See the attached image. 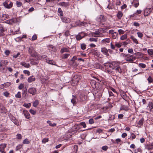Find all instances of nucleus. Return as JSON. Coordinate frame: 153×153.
Here are the masks:
<instances>
[{"label": "nucleus", "instance_id": "38", "mask_svg": "<svg viewBox=\"0 0 153 153\" xmlns=\"http://www.w3.org/2000/svg\"><path fill=\"white\" fill-rule=\"evenodd\" d=\"M58 12L59 13L60 16H63V11L60 8H59Z\"/></svg>", "mask_w": 153, "mask_h": 153}, {"label": "nucleus", "instance_id": "60", "mask_svg": "<svg viewBox=\"0 0 153 153\" xmlns=\"http://www.w3.org/2000/svg\"><path fill=\"white\" fill-rule=\"evenodd\" d=\"M108 147L107 146H103L102 147V149L104 151H106L108 149Z\"/></svg>", "mask_w": 153, "mask_h": 153}, {"label": "nucleus", "instance_id": "62", "mask_svg": "<svg viewBox=\"0 0 153 153\" xmlns=\"http://www.w3.org/2000/svg\"><path fill=\"white\" fill-rule=\"evenodd\" d=\"M94 121L93 119H91L89 120V123L90 124H92L94 123Z\"/></svg>", "mask_w": 153, "mask_h": 153}, {"label": "nucleus", "instance_id": "28", "mask_svg": "<svg viewBox=\"0 0 153 153\" xmlns=\"http://www.w3.org/2000/svg\"><path fill=\"white\" fill-rule=\"evenodd\" d=\"M147 52L148 54L152 57L153 56V49H149L147 50Z\"/></svg>", "mask_w": 153, "mask_h": 153}, {"label": "nucleus", "instance_id": "6", "mask_svg": "<svg viewBox=\"0 0 153 153\" xmlns=\"http://www.w3.org/2000/svg\"><path fill=\"white\" fill-rule=\"evenodd\" d=\"M9 1L7 0L4 2L3 4L4 7L7 9H10L13 6V3L11 2H10L9 3Z\"/></svg>", "mask_w": 153, "mask_h": 153}, {"label": "nucleus", "instance_id": "27", "mask_svg": "<svg viewBox=\"0 0 153 153\" xmlns=\"http://www.w3.org/2000/svg\"><path fill=\"white\" fill-rule=\"evenodd\" d=\"M46 62L50 64L55 65L56 62L54 61L49 59H46Z\"/></svg>", "mask_w": 153, "mask_h": 153}, {"label": "nucleus", "instance_id": "39", "mask_svg": "<svg viewBox=\"0 0 153 153\" xmlns=\"http://www.w3.org/2000/svg\"><path fill=\"white\" fill-rule=\"evenodd\" d=\"M15 97L17 98H20L21 97V92L19 91L18 92L17 94L15 95Z\"/></svg>", "mask_w": 153, "mask_h": 153}, {"label": "nucleus", "instance_id": "61", "mask_svg": "<svg viewBox=\"0 0 153 153\" xmlns=\"http://www.w3.org/2000/svg\"><path fill=\"white\" fill-rule=\"evenodd\" d=\"M10 53V51L8 50H7L5 51L4 52V53L7 56H8L9 55Z\"/></svg>", "mask_w": 153, "mask_h": 153}, {"label": "nucleus", "instance_id": "10", "mask_svg": "<svg viewBox=\"0 0 153 153\" xmlns=\"http://www.w3.org/2000/svg\"><path fill=\"white\" fill-rule=\"evenodd\" d=\"M6 144H1L0 145V151L2 153H6L4 151V148L6 147Z\"/></svg>", "mask_w": 153, "mask_h": 153}, {"label": "nucleus", "instance_id": "5", "mask_svg": "<svg viewBox=\"0 0 153 153\" xmlns=\"http://www.w3.org/2000/svg\"><path fill=\"white\" fill-rule=\"evenodd\" d=\"M136 59L135 56H133L132 55L127 54V57L126 58V60L130 62H133Z\"/></svg>", "mask_w": 153, "mask_h": 153}, {"label": "nucleus", "instance_id": "46", "mask_svg": "<svg viewBox=\"0 0 153 153\" xmlns=\"http://www.w3.org/2000/svg\"><path fill=\"white\" fill-rule=\"evenodd\" d=\"M49 140L48 138H44L42 140V143H45L46 142H48Z\"/></svg>", "mask_w": 153, "mask_h": 153}, {"label": "nucleus", "instance_id": "43", "mask_svg": "<svg viewBox=\"0 0 153 153\" xmlns=\"http://www.w3.org/2000/svg\"><path fill=\"white\" fill-rule=\"evenodd\" d=\"M148 106L150 109L153 108V103L152 102H149L148 104Z\"/></svg>", "mask_w": 153, "mask_h": 153}, {"label": "nucleus", "instance_id": "41", "mask_svg": "<svg viewBox=\"0 0 153 153\" xmlns=\"http://www.w3.org/2000/svg\"><path fill=\"white\" fill-rule=\"evenodd\" d=\"M30 141L27 138L25 139L23 142V143L24 144H28L30 143Z\"/></svg>", "mask_w": 153, "mask_h": 153}, {"label": "nucleus", "instance_id": "53", "mask_svg": "<svg viewBox=\"0 0 153 153\" xmlns=\"http://www.w3.org/2000/svg\"><path fill=\"white\" fill-rule=\"evenodd\" d=\"M37 37V35L36 34H35L33 36L32 38V41H34L36 40Z\"/></svg>", "mask_w": 153, "mask_h": 153}, {"label": "nucleus", "instance_id": "45", "mask_svg": "<svg viewBox=\"0 0 153 153\" xmlns=\"http://www.w3.org/2000/svg\"><path fill=\"white\" fill-rule=\"evenodd\" d=\"M70 55L68 53H65L63 55V56L62 57V58L63 59H66L68 58V56H69Z\"/></svg>", "mask_w": 153, "mask_h": 153}, {"label": "nucleus", "instance_id": "8", "mask_svg": "<svg viewBox=\"0 0 153 153\" xmlns=\"http://www.w3.org/2000/svg\"><path fill=\"white\" fill-rule=\"evenodd\" d=\"M62 21L66 23H68L71 22V19L67 17H62L61 18Z\"/></svg>", "mask_w": 153, "mask_h": 153}, {"label": "nucleus", "instance_id": "17", "mask_svg": "<svg viewBox=\"0 0 153 153\" xmlns=\"http://www.w3.org/2000/svg\"><path fill=\"white\" fill-rule=\"evenodd\" d=\"M101 51L103 54H105V55L107 56H108L109 55V54L108 52V51L106 48H102Z\"/></svg>", "mask_w": 153, "mask_h": 153}, {"label": "nucleus", "instance_id": "15", "mask_svg": "<svg viewBox=\"0 0 153 153\" xmlns=\"http://www.w3.org/2000/svg\"><path fill=\"white\" fill-rule=\"evenodd\" d=\"M20 64L22 66H24L26 68H29L30 67V65L29 63H27L24 62H21Z\"/></svg>", "mask_w": 153, "mask_h": 153}, {"label": "nucleus", "instance_id": "18", "mask_svg": "<svg viewBox=\"0 0 153 153\" xmlns=\"http://www.w3.org/2000/svg\"><path fill=\"white\" fill-rule=\"evenodd\" d=\"M123 15V14L122 12L119 11L117 14V16L119 19H121Z\"/></svg>", "mask_w": 153, "mask_h": 153}, {"label": "nucleus", "instance_id": "2", "mask_svg": "<svg viewBox=\"0 0 153 153\" xmlns=\"http://www.w3.org/2000/svg\"><path fill=\"white\" fill-rule=\"evenodd\" d=\"M8 63L7 60H2L0 61V71L4 72L5 69V66Z\"/></svg>", "mask_w": 153, "mask_h": 153}, {"label": "nucleus", "instance_id": "36", "mask_svg": "<svg viewBox=\"0 0 153 153\" xmlns=\"http://www.w3.org/2000/svg\"><path fill=\"white\" fill-rule=\"evenodd\" d=\"M0 109L3 112L5 113L7 112V109L3 105H1V107Z\"/></svg>", "mask_w": 153, "mask_h": 153}, {"label": "nucleus", "instance_id": "3", "mask_svg": "<svg viewBox=\"0 0 153 153\" xmlns=\"http://www.w3.org/2000/svg\"><path fill=\"white\" fill-rule=\"evenodd\" d=\"M28 52L30 55L33 57H36L37 54L33 48L30 47L29 48Z\"/></svg>", "mask_w": 153, "mask_h": 153}, {"label": "nucleus", "instance_id": "23", "mask_svg": "<svg viewBox=\"0 0 153 153\" xmlns=\"http://www.w3.org/2000/svg\"><path fill=\"white\" fill-rule=\"evenodd\" d=\"M137 58H140L143 57V54L140 52H137L134 54Z\"/></svg>", "mask_w": 153, "mask_h": 153}, {"label": "nucleus", "instance_id": "32", "mask_svg": "<svg viewBox=\"0 0 153 153\" xmlns=\"http://www.w3.org/2000/svg\"><path fill=\"white\" fill-rule=\"evenodd\" d=\"M69 51V50L67 48H63L61 49V52L63 53L64 52H67Z\"/></svg>", "mask_w": 153, "mask_h": 153}, {"label": "nucleus", "instance_id": "48", "mask_svg": "<svg viewBox=\"0 0 153 153\" xmlns=\"http://www.w3.org/2000/svg\"><path fill=\"white\" fill-rule=\"evenodd\" d=\"M4 31V30L2 28L0 30V36H3L4 35L3 32Z\"/></svg>", "mask_w": 153, "mask_h": 153}, {"label": "nucleus", "instance_id": "24", "mask_svg": "<svg viewBox=\"0 0 153 153\" xmlns=\"http://www.w3.org/2000/svg\"><path fill=\"white\" fill-rule=\"evenodd\" d=\"M8 15L7 14H2L1 16V18L3 20H5L8 18Z\"/></svg>", "mask_w": 153, "mask_h": 153}, {"label": "nucleus", "instance_id": "44", "mask_svg": "<svg viewBox=\"0 0 153 153\" xmlns=\"http://www.w3.org/2000/svg\"><path fill=\"white\" fill-rule=\"evenodd\" d=\"M139 66L143 68H145L146 67V65L143 63H140L139 64Z\"/></svg>", "mask_w": 153, "mask_h": 153}, {"label": "nucleus", "instance_id": "7", "mask_svg": "<svg viewBox=\"0 0 153 153\" xmlns=\"http://www.w3.org/2000/svg\"><path fill=\"white\" fill-rule=\"evenodd\" d=\"M28 92L32 95H34L36 94L37 91L35 88L31 87L28 89Z\"/></svg>", "mask_w": 153, "mask_h": 153}, {"label": "nucleus", "instance_id": "21", "mask_svg": "<svg viewBox=\"0 0 153 153\" xmlns=\"http://www.w3.org/2000/svg\"><path fill=\"white\" fill-rule=\"evenodd\" d=\"M35 80V78L32 76L28 78L27 81L28 82L30 83L33 81H34Z\"/></svg>", "mask_w": 153, "mask_h": 153}, {"label": "nucleus", "instance_id": "63", "mask_svg": "<svg viewBox=\"0 0 153 153\" xmlns=\"http://www.w3.org/2000/svg\"><path fill=\"white\" fill-rule=\"evenodd\" d=\"M20 55V53L18 52L17 54L16 55H13V57L14 58H17Z\"/></svg>", "mask_w": 153, "mask_h": 153}, {"label": "nucleus", "instance_id": "35", "mask_svg": "<svg viewBox=\"0 0 153 153\" xmlns=\"http://www.w3.org/2000/svg\"><path fill=\"white\" fill-rule=\"evenodd\" d=\"M127 34H124V35H122L120 37V39L122 40H124L126 39L127 38Z\"/></svg>", "mask_w": 153, "mask_h": 153}, {"label": "nucleus", "instance_id": "37", "mask_svg": "<svg viewBox=\"0 0 153 153\" xmlns=\"http://www.w3.org/2000/svg\"><path fill=\"white\" fill-rule=\"evenodd\" d=\"M81 48L82 50H84L86 48V45L85 43L82 44L81 45Z\"/></svg>", "mask_w": 153, "mask_h": 153}, {"label": "nucleus", "instance_id": "50", "mask_svg": "<svg viewBox=\"0 0 153 153\" xmlns=\"http://www.w3.org/2000/svg\"><path fill=\"white\" fill-rule=\"evenodd\" d=\"M22 146V145L19 144L16 147V151H18L21 148Z\"/></svg>", "mask_w": 153, "mask_h": 153}, {"label": "nucleus", "instance_id": "59", "mask_svg": "<svg viewBox=\"0 0 153 153\" xmlns=\"http://www.w3.org/2000/svg\"><path fill=\"white\" fill-rule=\"evenodd\" d=\"M24 87V85L23 84L21 83L19 86L18 88L19 89L21 90Z\"/></svg>", "mask_w": 153, "mask_h": 153}, {"label": "nucleus", "instance_id": "12", "mask_svg": "<svg viewBox=\"0 0 153 153\" xmlns=\"http://www.w3.org/2000/svg\"><path fill=\"white\" fill-rule=\"evenodd\" d=\"M23 114L25 115V117L27 119H29L30 117V115L29 114L28 111L27 110H24L23 111Z\"/></svg>", "mask_w": 153, "mask_h": 153}, {"label": "nucleus", "instance_id": "34", "mask_svg": "<svg viewBox=\"0 0 153 153\" xmlns=\"http://www.w3.org/2000/svg\"><path fill=\"white\" fill-rule=\"evenodd\" d=\"M117 68L115 69L117 71V72H118L120 73H121L122 71V69L119 66H117L116 67Z\"/></svg>", "mask_w": 153, "mask_h": 153}, {"label": "nucleus", "instance_id": "40", "mask_svg": "<svg viewBox=\"0 0 153 153\" xmlns=\"http://www.w3.org/2000/svg\"><path fill=\"white\" fill-rule=\"evenodd\" d=\"M23 106L27 108H29L31 106V104L30 103H29L27 104L25 103L23 105Z\"/></svg>", "mask_w": 153, "mask_h": 153}, {"label": "nucleus", "instance_id": "4", "mask_svg": "<svg viewBox=\"0 0 153 153\" xmlns=\"http://www.w3.org/2000/svg\"><path fill=\"white\" fill-rule=\"evenodd\" d=\"M79 79L80 76H79L75 75L73 78L72 82L74 83V85H73V83H72V85H77L79 80Z\"/></svg>", "mask_w": 153, "mask_h": 153}, {"label": "nucleus", "instance_id": "20", "mask_svg": "<svg viewBox=\"0 0 153 153\" xmlns=\"http://www.w3.org/2000/svg\"><path fill=\"white\" fill-rule=\"evenodd\" d=\"M80 100L82 101H85L87 99V97L85 95H81L80 96Z\"/></svg>", "mask_w": 153, "mask_h": 153}, {"label": "nucleus", "instance_id": "13", "mask_svg": "<svg viewBox=\"0 0 153 153\" xmlns=\"http://www.w3.org/2000/svg\"><path fill=\"white\" fill-rule=\"evenodd\" d=\"M81 34H84V35L82 37V36L80 35H76V38L77 40H80L82 39L85 36H86V34L84 33H82Z\"/></svg>", "mask_w": 153, "mask_h": 153}, {"label": "nucleus", "instance_id": "54", "mask_svg": "<svg viewBox=\"0 0 153 153\" xmlns=\"http://www.w3.org/2000/svg\"><path fill=\"white\" fill-rule=\"evenodd\" d=\"M65 36H67L70 35L69 31L68 30H67L65 31L64 34Z\"/></svg>", "mask_w": 153, "mask_h": 153}, {"label": "nucleus", "instance_id": "30", "mask_svg": "<svg viewBox=\"0 0 153 153\" xmlns=\"http://www.w3.org/2000/svg\"><path fill=\"white\" fill-rule=\"evenodd\" d=\"M131 39L136 44H138V42L137 39H136L134 36H131Z\"/></svg>", "mask_w": 153, "mask_h": 153}, {"label": "nucleus", "instance_id": "64", "mask_svg": "<svg viewBox=\"0 0 153 153\" xmlns=\"http://www.w3.org/2000/svg\"><path fill=\"white\" fill-rule=\"evenodd\" d=\"M16 136L18 139L20 140L22 139V135L20 134H18Z\"/></svg>", "mask_w": 153, "mask_h": 153}, {"label": "nucleus", "instance_id": "25", "mask_svg": "<svg viewBox=\"0 0 153 153\" xmlns=\"http://www.w3.org/2000/svg\"><path fill=\"white\" fill-rule=\"evenodd\" d=\"M111 69H106V71L109 74L114 75V72Z\"/></svg>", "mask_w": 153, "mask_h": 153}, {"label": "nucleus", "instance_id": "14", "mask_svg": "<svg viewBox=\"0 0 153 153\" xmlns=\"http://www.w3.org/2000/svg\"><path fill=\"white\" fill-rule=\"evenodd\" d=\"M110 41V38H107L104 39L102 40L101 42L102 44H106L107 43H109Z\"/></svg>", "mask_w": 153, "mask_h": 153}, {"label": "nucleus", "instance_id": "52", "mask_svg": "<svg viewBox=\"0 0 153 153\" xmlns=\"http://www.w3.org/2000/svg\"><path fill=\"white\" fill-rule=\"evenodd\" d=\"M137 34L139 37L141 38L143 36V34L141 32H138L137 33Z\"/></svg>", "mask_w": 153, "mask_h": 153}, {"label": "nucleus", "instance_id": "47", "mask_svg": "<svg viewBox=\"0 0 153 153\" xmlns=\"http://www.w3.org/2000/svg\"><path fill=\"white\" fill-rule=\"evenodd\" d=\"M4 95L6 97H8L10 95V94L7 91H5L3 93Z\"/></svg>", "mask_w": 153, "mask_h": 153}, {"label": "nucleus", "instance_id": "11", "mask_svg": "<svg viewBox=\"0 0 153 153\" xmlns=\"http://www.w3.org/2000/svg\"><path fill=\"white\" fill-rule=\"evenodd\" d=\"M152 10L151 8H146L145 9L144 11V16H147L150 14V13Z\"/></svg>", "mask_w": 153, "mask_h": 153}, {"label": "nucleus", "instance_id": "49", "mask_svg": "<svg viewBox=\"0 0 153 153\" xmlns=\"http://www.w3.org/2000/svg\"><path fill=\"white\" fill-rule=\"evenodd\" d=\"M30 113L33 115H35L36 113V111L33 109H30L29 110Z\"/></svg>", "mask_w": 153, "mask_h": 153}, {"label": "nucleus", "instance_id": "33", "mask_svg": "<svg viewBox=\"0 0 153 153\" xmlns=\"http://www.w3.org/2000/svg\"><path fill=\"white\" fill-rule=\"evenodd\" d=\"M47 123H48L49 126H55L56 125V124L55 123H52L51 122L50 120L47 121Z\"/></svg>", "mask_w": 153, "mask_h": 153}, {"label": "nucleus", "instance_id": "29", "mask_svg": "<svg viewBox=\"0 0 153 153\" xmlns=\"http://www.w3.org/2000/svg\"><path fill=\"white\" fill-rule=\"evenodd\" d=\"M59 5L62 6L66 7L68 5V4L67 3L63 2L59 3Z\"/></svg>", "mask_w": 153, "mask_h": 153}, {"label": "nucleus", "instance_id": "26", "mask_svg": "<svg viewBox=\"0 0 153 153\" xmlns=\"http://www.w3.org/2000/svg\"><path fill=\"white\" fill-rule=\"evenodd\" d=\"M120 110H124L126 111H127L128 109V107L125 105H123L120 107Z\"/></svg>", "mask_w": 153, "mask_h": 153}, {"label": "nucleus", "instance_id": "22", "mask_svg": "<svg viewBox=\"0 0 153 153\" xmlns=\"http://www.w3.org/2000/svg\"><path fill=\"white\" fill-rule=\"evenodd\" d=\"M97 37H91L89 39V41L90 42H97L98 41Z\"/></svg>", "mask_w": 153, "mask_h": 153}, {"label": "nucleus", "instance_id": "9", "mask_svg": "<svg viewBox=\"0 0 153 153\" xmlns=\"http://www.w3.org/2000/svg\"><path fill=\"white\" fill-rule=\"evenodd\" d=\"M97 20L99 22H105L106 20V18L104 15H101L98 18Z\"/></svg>", "mask_w": 153, "mask_h": 153}, {"label": "nucleus", "instance_id": "1", "mask_svg": "<svg viewBox=\"0 0 153 153\" xmlns=\"http://www.w3.org/2000/svg\"><path fill=\"white\" fill-rule=\"evenodd\" d=\"M118 65V63L115 62L105 63L104 64L106 69H111L112 70L115 68L116 67H117Z\"/></svg>", "mask_w": 153, "mask_h": 153}, {"label": "nucleus", "instance_id": "51", "mask_svg": "<svg viewBox=\"0 0 153 153\" xmlns=\"http://www.w3.org/2000/svg\"><path fill=\"white\" fill-rule=\"evenodd\" d=\"M147 80L149 83L152 82L153 81V79L150 76L149 77Z\"/></svg>", "mask_w": 153, "mask_h": 153}, {"label": "nucleus", "instance_id": "56", "mask_svg": "<svg viewBox=\"0 0 153 153\" xmlns=\"http://www.w3.org/2000/svg\"><path fill=\"white\" fill-rule=\"evenodd\" d=\"M115 33L116 32H114V30H111L109 31V33L111 35H114V33Z\"/></svg>", "mask_w": 153, "mask_h": 153}, {"label": "nucleus", "instance_id": "55", "mask_svg": "<svg viewBox=\"0 0 153 153\" xmlns=\"http://www.w3.org/2000/svg\"><path fill=\"white\" fill-rule=\"evenodd\" d=\"M24 73L25 74H27L28 75H30V72L28 71L27 70H24L23 71Z\"/></svg>", "mask_w": 153, "mask_h": 153}, {"label": "nucleus", "instance_id": "57", "mask_svg": "<svg viewBox=\"0 0 153 153\" xmlns=\"http://www.w3.org/2000/svg\"><path fill=\"white\" fill-rule=\"evenodd\" d=\"M142 11L141 10H137L136 12L134 13V14L136 15H138L141 13Z\"/></svg>", "mask_w": 153, "mask_h": 153}, {"label": "nucleus", "instance_id": "16", "mask_svg": "<svg viewBox=\"0 0 153 153\" xmlns=\"http://www.w3.org/2000/svg\"><path fill=\"white\" fill-rule=\"evenodd\" d=\"M99 33L97 32L92 33L89 34V35L90 36H91L92 37H97L98 36H98Z\"/></svg>", "mask_w": 153, "mask_h": 153}, {"label": "nucleus", "instance_id": "19", "mask_svg": "<svg viewBox=\"0 0 153 153\" xmlns=\"http://www.w3.org/2000/svg\"><path fill=\"white\" fill-rule=\"evenodd\" d=\"M146 148L149 150H152L153 149V142L151 144H149L146 146Z\"/></svg>", "mask_w": 153, "mask_h": 153}, {"label": "nucleus", "instance_id": "42", "mask_svg": "<svg viewBox=\"0 0 153 153\" xmlns=\"http://www.w3.org/2000/svg\"><path fill=\"white\" fill-rule=\"evenodd\" d=\"M16 5L17 7H19L22 5V3L20 1H16Z\"/></svg>", "mask_w": 153, "mask_h": 153}, {"label": "nucleus", "instance_id": "58", "mask_svg": "<svg viewBox=\"0 0 153 153\" xmlns=\"http://www.w3.org/2000/svg\"><path fill=\"white\" fill-rule=\"evenodd\" d=\"M46 57L47 56L46 55H43L41 56L40 58V59L42 60L45 59Z\"/></svg>", "mask_w": 153, "mask_h": 153}, {"label": "nucleus", "instance_id": "31", "mask_svg": "<svg viewBox=\"0 0 153 153\" xmlns=\"http://www.w3.org/2000/svg\"><path fill=\"white\" fill-rule=\"evenodd\" d=\"M39 102L37 100H35L33 103V106L35 107H37V106L39 105Z\"/></svg>", "mask_w": 153, "mask_h": 153}]
</instances>
